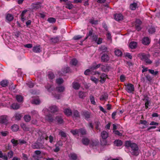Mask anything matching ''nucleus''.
<instances>
[{"label": "nucleus", "mask_w": 160, "mask_h": 160, "mask_svg": "<svg viewBox=\"0 0 160 160\" xmlns=\"http://www.w3.org/2000/svg\"><path fill=\"white\" fill-rule=\"evenodd\" d=\"M125 146L126 147H130L132 150H138V148L137 144L131 141H126L125 142Z\"/></svg>", "instance_id": "f257e3e1"}, {"label": "nucleus", "mask_w": 160, "mask_h": 160, "mask_svg": "<svg viewBox=\"0 0 160 160\" xmlns=\"http://www.w3.org/2000/svg\"><path fill=\"white\" fill-rule=\"evenodd\" d=\"M39 134L40 137L38 139V141L40 144H42L44 143V140H48V137L46 133L44 132H40Z\"/></svg>", "instance_id": "f03ea898"}, {"label": "nucleus", "mask_w": 160, "mask_h": 160, "mask_svg": "<svg viewBox=\"0 0 160 160\" xmlns=\"http://www.w3.org/2000/svg\"><path fill=\"white\" fill-rule=\"evenodd\" d=\"M87 36L85 38V39L88 38L89 37H90L89 39H91L93 41L96 42L98 39V35L95 34L93 33V31L92 30H90L88 33L87 34Z\"/></svg>", "instance_id": "7ed1b4c3"}, {"label": "nucleus", "mask_w": 160, "mask_h": 160, "mask_svg": "<svg viewBox=\"0 0 160 160\" xmlns=\"http://www.w3.org/2000/svg\"><path fill=\"white\" fill-rule=\"evenodd\" d=\"M11 142L12 143L14 146H15L17 145H22L23 144H26L27 142L23 140H16L15 139H12L11 140Z\"/></svg>", "instance_id": "20e7f679"}, {"label": "nucleus", "mask_w": 160, "mask_h": 160, "mask_svg": "<svg viewBox=\"0 0 160 160\" xmlns=\"http://www.w3.org/2000/svg\"><path fill=\"white\" fill-rule=\"evenodd\" d=\"M125 86V89L128 92L131 93L134 91V85L132 84L128 83Z\"/></svg>", "instance_id": "39448f33"}, {"label": "nucleus", "mask_w": 160, "mask_h": 160, "mask_svg": "<svg viewBox=\"0 0 160 160\" xmlns=\"http://www.w3.org/2000/svg\"><path fill=\"white\" fill-rule=\"evenodd\" d=\"M110 56L107 53H103L101 57V61L104 62H107L110 60Z\"/></svg>", "instance_id": "423d86ee"}, {"label": "nucleus", "mask_w": 160, "mask_h": 160, "mask_svg": "<svg viewBox=\"0 0 160 160\" xmlns=\"http://www.w3.org/2000/svg\"><path fill=\"white\" fill-rule=\"evenodd\" d=\"M138 57H139L141 59L144 61L147 60V59L149 58L150 57V55L148 54H145L144 53H140L138 54Z\"/></svg>", "instance_id": "0eeeda50"}, {"label": "nucleus", "mask_w": 160, "mask_h": 160, "mask_svg": "<svg viewBox=\"0 0 160 160\" xmlns=\"http://www.w3.org/2000/svg\"><path fill=\"white\" fill-rule=\"evenodd\" d=\"M45 119L49 122H52L54 120V117L53 115L48 114L45 116Z\"/></svg>", "instance_id": "6e6552de"}, {"label": "nucleus", "mask_w": 160, "mask_h": 160, "mask_svg": "<svg viewBox=\"0 0 160 160\" xmlns=\"http://www.w3.org/2000/svg\"><path fill=\"white\" fill-rule=\"evenodd\" d=\"M35 154L33 156V158L37 160H38L40 158H42V156L41 154L40 151H35Z\"/></svg>", "instance_id": "1a4fd4ad"}, {"label": "nucleus", "mask_w": 160, "mask_h": 160, "mask_svg": "<svg viewBox=\"0 0 160 160\" xmlns=\"http://www.w3.org/2000/svg\"><path fill=\"white\" fill-rule=\"evenodd\" d=\"M142 42L144 45H148L150 43V40L148 37H145L142 38Z\"/></svg>", "instance_id": "9d476101"}, {"label": "nucleus", "mask_w": 160, "mask_h": 160, "mask_svg": "<svg viewBox=\"0 0 160 160\" xmlns=\"http://www.w3.org/2000/svg\"><path fill=\"white\" fill-rule=\"evenodd\" d=\"M32 50L35 53H39L42 51V48L39 45L33 47Z\"/></svg>", "instance_id": "9b49d317"}, {"label": "nucleus", "mask_w": 160, "mask_h": 160, "mask_svg": "<svg viewBox=\"0 0 160 160\" xmlns=\"http://www.w3.org/2000/svg\"><path fill=\"white\" fill-rule=\"evenodd\" d=\"M7 117L6 115L2 116L0 117V123L6 124L8 121Z\"/></svg>", "instance_id": "f8f14e48"}, {"label": "nucleus", "mask_w": 160, "mask_h": 160, "mask_svg": "<svg viewBox=\"0 0 160 160\" xmlns=\"http://www.w3.org/2000/svg\"><path fill=\"white\" fill-rule=\"evenodd\" d=\"M114 17L115 19L118 21L122 20L123 18V15L121 13L115 14Z\"/></svg>", "instance_id": "ddd939ff"}, {"label": "nucleus", "mask_w": 160, "mask_h": 160, "mask_svg": "<svg viewBox=\"0 0 160 160\" xmlns=\"http://www.w3.org/2000/svg\"><path fill=\"white\" fill-rule=\"evenodd\" d=\"M72 113V118L73 119H76L78 118H80V114L77 110H74Z\"/></svg>", "instance_id": "4468645a"}, {"label": "nucleus", "mask_w": 160, "mask_h": 160, "mask_svg": "<svg viewBox=\"0 0 160 160\" xmlns=\"http://www.w3.org/2000/svg\"><path fill=\"white\" fill-rule=\"evenodd\" d=\"M107 78V75L106 74L103 73H102L100 77V82L102 83L104 82Z\"/></svg>", "instance_id": "2eb2a0df"}, {"label": "nucleus", "mask_w": 160, "mask_h": 160, "mask_svg": "<svg viewBox=\"0 0 160 160\" xmlns=\"http://www.w3.org/2000/svg\"><path fill=\"white\" fill-rule=\"evenodd\" d=\"M31 7L32 9L37 10L41 8V5L40 3L38 2L36 3L32 4Z\"/></svg>", "instance_id": "dca6fc26"}, {"label": "nucleus", "mask_w": 160, "mask_h": 160, "mask_svg": "<svg viewBox=\"0 0 160 160\" xmlns=\"http://www.w3.org/2000/svg\"><path fill=\"white\" fill-rule=\"evenodd\" d=\"M138 45L137 42H131L129 44V47L130 48L133 49L136 48Z\"/></svg>", "instance_id": "f3484780"}, {"label": "nucleus", "mask_w": 160, "mask_h": 160, "mask_svg": "<svg viewBox=\"0 0 160 160\" xmlns=\"http://www.w3.org/2000/svg\"><path fill=\"white\" fill-rule=\"evenodd\" d=\"M65 7L69 9H71L73 8V5L70 1H68L65 3Z\"/></svg>", "instance_id": "a211bd4d"}, {"label": "nucleus", "mask_w": 160, "mask_h": 160, "mask_svg": "<svg viewBox=\"0 0 160 160\" xmlns=\"http://www.w3.org/2000/svg\"><path fill=\"white\" fill-rule=\"evenodd\" d=\"M13 16L10 14H7L6 17V21L11 22L13 20Z\"/></svg>", "instance_id": "6ab92c4d"}, {"label": "nucleus", "mask_w": 160, "mask_h": 160, "mask_svg": "<svg viewBox=\"0 0 160 160\" xmlns=\"http://www.w3.org/2000/svg\"><path fill=\"white\" fill-rule=\"evenodd\" d=\"M82 143L85 145H87L90 143V141L86 138H83L82 139Z\"/></svg>", "instance_id": "aec40b11"}, {"label": "nucleus", "mask_w": 160, "mask_h": 160, "mask_svg": "<svg viewBox=\"0 0 160 160\" xmlns=\"http://www.w3.org/2000/svg\"><path fill=\"white\" fill-rule=\"evenodd\" d=\"M101 136L102 139H106L108 137V133L105 131H103L101 133Z\"/></svg>", "instance_id": "412c9836"}, {"label": "nucleus", "mask_w": 160, "mask_h": 160, "mask_svg": "<svg viewBox=\"0 0 160 160\" xmlns=\"http://www.w3.org/2000/svg\"><path fill=\"white\" fill-rule=\"evenodd\" d=\"M140 123L142 124H143L145 126V127H142L141 128L142 129H143L147 127L149 125V123L146 120H140Z\"/></svg>", "instance_id": "4be33fe9"}, {"label": "nucleus", "mask_w": 160, "mask_h": 160, "mask_svg": "<svg viewBox=\"0 0 160 160\" xmlns=\"http://www.w3.org/2000/svg\"><path fill=\"white\" fill-rule=\"evenodd\" d=\"M62 142L61 141L59 140L58 142H57V144L56 145V148L54 150H59L60 149V147L62 146Z\"/></svg>", "instance_id": "5701e85b"}, {"label": "nucleus", "mask_w": 160, "mask_h": 160, "mask_svg": "<svg viewBox=\"0 0 160 160\" xmlns=\"http://www.w3.org/2000/svg\"><path fill=\"white\" fill-rule=\"evenodd\" d=\"M49 109L51 112L54 113L58 111V108L55 105H52L50 107Z\"/></svg>", "instance_id": "b1692460"}, {"label": "nucleus", "mask_w": 160, "mask_h": 160, "mask_svg": "<svg viewBox=\"0 0 160 160\" xmlns=\"http://www.w3.org/2000/svg\"><path fill=\"white\" fill-rule=\"evenodd\" d=\"M101 65V64H98L97 65H93L91 66L89 68V69L91 70V71H92L94 70H96L97 68H98Z\"/></svg>", "instance_id": "393cba45"}, {"label": "nucleus", "mask_w": 160, "mask_h": 160, "mask_svg": "<svg viewBox=\"0 0 160 160\" xmlns=\"http://www.w3.org/2000/svg\"><path fill=\"white\" fill-rule=\"evenodd\" d=\"M72 87L76 90L78 89L80 86V84L78 82H73L72 83Z\"/></svg>", "instance_id": "a878e982"}, {"label": "nucleus", "mask_w": 160, "mask_h": 160, "mask_svg": "<svg viewBox=\"0 0 160 160\" xmlns=\"http://www.w3.org/2000/svg\"><path fill=\"white\" fill-rule=\"evenodd\" d=\"M22 116L20 114L18 113H16L13 117V118H15L16 120H20Z\"/></svg>", "instance_id": "bb28decb"}, {"label": "nucleus", "mask_w": 160, "mask_h": 160, "mask_svg": "<svg viewBox=\"0 0 160 160\" xmlns=\"http://www.w3.org/2000/svg\"><path fill=\"white\" fill-rule=\"evenodd\" d=\"M138 8V4L136 2H134L130 5V8L132 10H135Z\"/></svg>", "instance_id": "cd10ccee"}, {"label": "nucleus", "mask_w": 160, "mask_h": 160, "mask_svg": "<svg viewBox=\"0 0 160 160\" xmlns=\"http://www.w3.org/2000/svg\"><path fill=\"white\" fill-rule=\"evenodd\" d=\"M108 97V94L107 93H104L102 95L100 98V100L101 101H106Z\"/></svg>", "instance_id": "c85d7f7f"}, {"label": "nucleus", "mask_w": 160, "mask_h": 160, "mask_svg": "<svg viewBox=\"0 0 160 160\" xmlns=\"http://www.w3.org/2000/svg\"><path fill=\"white\" fill-rule=\"evenodd\" d=\"M129 154H131L132 156H137L139 153V151H129L128 152Z\"/></svg>", "instance_id": "c756f323"}, {"label": "nucleus", "mask_w": 160, "mask_h": 160, "mask_svg": "<svg viewBox=\"0 0 160 160\" xmlns=\"http://www.w3.org/2000/svg\"><path fill=\"white\" fill-rule=\"evenodd\" d=\"M55 121L57 122L59 124L62 123L63 122V120L61 116L56 117Z\"/></svg>", "instance_id": "7c9ffc66"}, {"label": "nucleus", "mask_w": 160, "mask_h": 160, "mask_svg": "<svg viewBox=\"0 0 160 160\" xmlns=\"http://www.w3.org/2000/svg\"><path fill=\"white\" fill-rule=\"evenodd\" d=\"M100 51H102V52H108V48L105 46H102L99 48Z\"/></svg>", "instance_id": "2f4dec72"}, {"label": "nucleus", "mask_w": 160, "mask_h": 160, "mask_svg": "<svg viewBox=\"0 0 160 160\" xmlns=\"http://www.w3.org/2000/svg\"><path fill=\"white\" fill-rule=\"evenodd\" d=\"M114 144L116 146L119 147L121 146L122 144V141L120 140H117L114 142Z\"/></svg>", "instance_id": "473e14b6"}, {"label": "nucleus", "mask_w": 160, "mask_h": 160, "mask_svg": "<svg viewBox=\"0 0 160 160\" xmlns=\"http://www.w3.org/2000/svg\"><path fill=\"white\" fill-rule=\"evenodd\" d=\"M79 133H80L81 135H84L87 134V131L85 128H80L79 129Z\"/></svg>", "instance_id": "72a5a7b5"}, {"label": "nucleus", "mask_w": 160, "mask_h": 160, "mask_svg": "<svg viewBox=\"0 0 160 160\" xmlns=\"http://www.w3.org/2000/svg\"><path fill=\"white\" fill-rule=\"evenodd\" d=\"M8 81L7 80H3L0 83L2 87H6L8 85Z\"/></svg>", "instance_id": "f704fd0d"}, {"label": "nucleus", "mask_w": 160, "mask_h": 160, "mask_svg": "<svg viewBox=\"0 0 160 160\" xmlns=\"http://www.w3.org/2000/svg\"><path fill=\"white\" fill-rule=\"evenodd\" d=\"M45 88L47 89L48 91L49 92L52 91L54 88L53 85L50 84H48L46 86Z\"/></svg>", "instance_id": "c9c22d12"}, {"label": "nucleus", "mask_w": 160, "mask_h": 160, "mask_svg": "<svg viewBox=\"0 0 160 160\" xmlns=\"http://www.w3.org/2000/svg\"><path fill=\"white\" fill-rule=\"evenodd\" d=\"M65 114L67 116H70L72 114L71 110L69 109H66L64 111Z\"/></svg>", "instance_id": "e433bc0d"}, {"label": "nucleus", "mask_w": 160, "mask_h": 160, "mask_svg": "<svg viewBox=\"0 0 160 160\" xmlns=\"http://www.w3.org/2000/svg\"><path fill=\"white\" fill-rule=\"evenodd\" d=\"M56 90L58 92H62L64 91L65 88L63 86H60L59 87H57L56 88Z\"/></svg>", "instance_id": "4c0bfd02"}, {"label": "nucleus", "mask_w": 160, "mask_h": 160, "mask_svg": "<svg viewBox=\"0 0 160 160\" xmlns=\"http://www.w3.org/2000/svg\"><path fill=\"white\" fill-rule=\"evenodd\" d=\"M69 157L70 159H72V160H76L77 158V156L75 153H71L70 154Z\"/></svg>", "instance_id": "58836bf2"}, {"label": "nucleus", "mask_w": 160, "mask_h": 160, "mask_svg": "<svg viewBox=\"0 0 160 160\" xmlns=\"http://www.w3.org/2000/svg\"><path fill=\"white\" fill-rule=\"evenodd\" d=\"M114 53L115 55L118 57L121 56L122 54L121 51L119 49L116 50L114 51Z\"/></svg>", "instance_id": "ea45409f"}, {"label": "nucleus", "mask_w": 160, "mask_h": 160, "mask_svg": "<svg viewBox=\"0 0 160 160\" xmlns=\"http://www.w3.org/2000/svg\"><path fill=\"white\" fill-rule=\"evenodd\" d=\"M50 40L54 43H57L59 41V37L58 36L55 38H52L50 39Z\"/></svg>", "instance_id": "a19ab883"}, {"label": "nucleus", "mask_w": 160, "mask_h": 160, "mask_svg": "<svg viewBox=\"0 0 160 160\" xmlns=\"http://www.w3.org/2000/svg\"><path fill=\"white\" fill-rule=\"evenodd\" d=\"M71 132L74 135H77L78 136L79 135V129L71 130Z\"/></svg>", "instance_id": "79ce46f5"}, {"label": "nucleus", "mask_w": 160, "mask_h": 160, "mask_svg": "<svg viewBox=\"0 0 160 160\" xmlns=\"http://www.w3.org/2000/svg\"><path fill=\"white\" fill-rule=\"evenodd\" d=\"M148 71L150 73L154 76H156L158 73V71H155L154 70L152 69H149Z\"/></svg>", "instance_id": "37998d69"}, {"label": "nucleus", "mask_w": 160, "mask_h": 160, "mask_svg": "<svg viewBox=\"0 0 160 160\" xmlns=\"http://www.w3.org/2000/svg\"><path fill=\"white\" fill-rule=\"evenodd\" d=\"M24 119L26 122H29L31 119V117L29 115H26L24 116Z\"/></svg>", "instance_id": "c03bdc74"}, {"label": "nucleus", "mask_w": 160, "mask_h": 160, "mask_svg": "<svg viewBox=\"0 0 160 160\" xmlns=\"http://www.w3.org/2000/svg\"><path fill=\"white\" fill-rule=\"evenodd\" d=\"M48 77L49 79L51 80L54 78L55 76L52 72H50L48 75Z\"/></svg>", "instance_id": "a18cd8bd"}, {"label": "nucleus", "mask_w": 160, "mask_h": 160, "mask_svg": "<svg viewBox=\"0 0 160 160\" xmlns=\"http://www.w3.org/2000/svg\"><path fill=\"white\" fill-rule=\"evenodd\" d=\"M98 140L90 141V144L92 146H96L98 144Z\"/></svg>", "instance_id": "49530a36"}, {"label": "nucleus", "mask_w": 160, "mask_h": 160, "mask_svg": "<svg viewBox=\"0 0 160 160\" xmlns=\"http://www.w3.org/2000/svg\"><path fill=\"white\" fill-rule=\"evenodd\" d=\"M18 126L16 124L14 125L11 127V129L13 131H17L18 130Z\"/></svg>", "instance_id": "de8ad7c7"}, {"label": "nucleus", "mask_w": 160, "mask_h": 160, "mask_svg": "<svg viewBox=\"0 0 160 160\" xmlns=\"http://www.w3.org/2000/svg\"><path fill=\"white\" fill-rule=\"evenodd\" d=\"M11 107L14 109H17L19 108V106L17 103H13Z\"/></svg>", "instance_id": "09e8293b"}, {"label": "nucleus", "mask_w": 160, "mask_h": 160, "mask_svg": "<svg viewBox=\"0 0 160 160\" xmlns=\"http://www.w3.org/2000/svg\"><path fill=\"white\" fill-rule=\"evenodd\" d=\"M79 96L80 98H83L85 97V93L82 91H79L78 93Z\"/></svg>", "instance_id": "8fccbe9b"}, {"label": "nucleus", "mask_w": 160, "mask_h": 160, "mask_svg": "<svg viewBox=\"0 0 160 160\" xmlns=\"http://www.w3.org/2000/svg\"><path fill=\"white\" fill-rule=\"evenodd\" d=\"M148 32L152 34L155 32V29L154 27L152 26L149 28Z\"/></svg>", "instance_id": "3c124183"}, {"label": "nucleus", "mask_w": 160, "mask_h": 160, "mask_svg": "<svg viewBox=\"0 0 160 160\" xmlns=\"http://www.w3.org/2000/svg\"><path fill=\"white\" fill-rule=\"evenodd\" d=\"M32 148L34 149H39L40 146L37 143H34L32 145Z\"/></svg>", "instance_id": "603ef678"}, {"label": "nucleus", "mask_w": 160, "mask_h": 160, "mask_svg": "<svg viewBox=\"0 0 160 160\" xmlns=\"http://www.w3.org/2000/svg\"><path fill=\"white\" fill-rule=\"evenodd\" d=\"M101 69L102 71L104 72H106L108 71V67L104 65H102V66L101 67Z\"/></svg>", "instance_id": "864d4df0"}, {"label": "nucleus", "mask_w": 160, "mask_h": 160, "mask_svg": "<svg viewBox=\"0 0 160 160\" xmlns=\"http://www.w3.org/2000/svg\"><path fill=\"white\" fill-rule=\"evenodd\" d=\"M31 102L33 104H38L40 103V101L38 99H33L31 101Z\"/></svg>", "instance_id": "5fc2aeb1"}, {"label": "nucleus", "mask_w": 160, "mask_h": 160, "mask_svg": "<svg viewBox=\"0 0 160 160\" xmlns=\"http://www.w3.org/2000/svg\"><path fill=\"white\" fill-rule=\"evenodd\" d=\"M16 98L18 102H21L23 101V97L21 95H17Z\"/></svg>", "instance_id": "6e6d98bb"}, {"label": "nucleus", "mask_w": 160, "mask_h": 160, "mask_svg": "<svg viewBox=\"0 0 160 160\" xmlns=\"http://www.w3.org/2000/svg\"><path fill=\"white\" fill-rule=\"evenodd\" d=\"M62 71L63 73H66L69 72L70 68L69 67H66L62 69Z\"/></svg>", "instance_id": "4d7b16f0"}, {"label": "nucleus", "mask_w": 160, "mask_h": 160, "mask_svg": "<svg viewBox=\"0 0 160 160\" xmlns=\"http://www.w3.org/2000/svg\"><path fill=\"white\" fill-rule=\"evenodd\" d=\"M90 99L91 103L93 105H95L96 102L95 101L94 97L92 95H91L90 96Z\"/></svg>", "instance_id": "13d9d810"}, {"label": "nucleus", "mask_w": 160, "mask_h": 160, "mask_svg": "<svg viewBox=\"0 0 160 160\" xmlns=\"http://www.w3.org/2000/svg\"><path fill=\"white\" fill-rule=\"evenodd\" d=\"M63 82V80L62 78H59L56 80V82L58 84H61Z\"/></svg>", "instance_id": "bf43d9fd"}, {"label": "nucleus", "mask_w": 160, "mask_h": 160, "mask_svg": "<svg viewBox=\"0 0 160 160\" xmlns=\"http://www.w3.org/2000/svg\"><path fill=\"white\" fill-rule=\"evenodd\" d=\"M21 126L24 131H28L29 130V128L27 127L25 124L24 123L21 124Z\"/></svg>", "instance_id": "052dcab7"}, {"label": "nucleus", "mask_w": 160, "mask_h": 160, "mask_svg": "<svg viewBox=\"0 0 160 160\" xmlns=\"http://www.w3.org/2000/svg\"><path fill=\"white\" fill-rule=\"evenodd\" d=\"M77 63V60L75 58L72 59L70 62L71 64L74 66L76 65Z\"/></svg>", "instance_id": "680f3d73"}, {"label": "nucleus", "mask_w": 160, "mask_h": 160, "mask_svg": "<svg viewBox=\"0 0 160 160\" xmlns=\"http://www.w3.org/2000/svg\"><path fill=\"white\" fill-rule=\"evenodd\" d=\"M96 125V128L97 130H99V131H100V128H99V126L100 125V122L98 121H97L95 122Z\"/></svg>", "instance_id": "e2e57ef3"}, {"label": "nucleus", "mask_w": 160, "mask_h": 160, "mask_svg": "<svg viewBox=\"0 0 160 160\" xmlns=\"http://www.w3.org/2000/svg\"><path fill=\"white\" fill-rule=\"evenodd\" d=\"M48 21L50 23H53L56 22L55 19L53 18H49L48 19Z\"/></svg>", "instance_id": "0e129e2a"}, {"label": "nucleus", "mask_w": 160, "mask_h": 160, "mask_svg": "<svg viewBox=\"0 0 160 160\" xmlns=\"http://www.w3.org/2000/svg\"><path fill=\"white\" fill-rule=\"evenodd\" d=\"M84 74L86 75H89L90 74H92V73L91 71V70L89 69L86 70L84 72Z\"/></svg>", "instance_id": "69168bd1"}, {"label": "nucleus", "mask_w": 160, "mask_h": 160, "mask_svg": "<svg viewBox=\"0 0 160 160\" xmlns=\"http://www.w3.org/2000/svg\"><path fill=\"white\" fill-rule=\"evenodd\" d=\"M145 78L149 82H151L152 80V78L149 75V74H147L145 76Z\"/></svg>", "instance_id": "338daca9"}, {"label": "nucleus", "mask_w": 160, "mask_h": 160, "mask_svg": "<svg viewBox=\"0 0 160 160\" xmlns=\"http://www.w3.org/2000/svg\"><path fill=\"white\" fill-rule=\"evenodd\" d=\"M84 115L85 118H89L90 117V113L88 112H84Z\"/></svg>", "instance_id": "774afa93"}]
</instances>
